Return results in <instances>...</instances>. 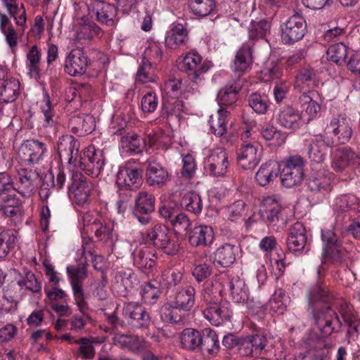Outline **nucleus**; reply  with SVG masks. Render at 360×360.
I'll return each instance as SVG.
<instances>
[{
    "label": "nucleus",
    "instance_id": "1",
    "mask_svg": "<svg viewBox=\"0 0 360 360\" xmlns=\"http://www.w3.org/2000/svg\"><path fill=\"white\" fill-rule=\"evenodd\" d=\"M309 304L311 307L320 303L326 306L321 309H314L313 314L319 330L323 335L328 336L334 332H338L342 326L340 319L329 304L333 299L327 288L320 283L311 287L308 292Z\"/></svg>",
    "mask_w": 360,
    "mask_h": 360
},
{
    "label": "nucleus",
    "instance_id": "2",
    "mask_svg": "<svg viewBox=\"0 0 360 360\" xmlns=\"http://www.w3.org/2000/svg\"><path fill=\"white\" fill-rule=\"evenodd\" d=\"M67 273L72 288L73 297L79 311L84 316L90 320L89 314V307L86 302V297L82 286L83 281L87 277L86 265L79 263L76 266L67 267Z\"/></svg>",
    "mask_w": 360,
    "mask_h": 360
},
{
    "label": "nucleus",
    "instance_id": "3",
    "mask_svg": "<svg viewBox=\"0 0 360 360\" xmlns=\"http://www.w3.org/2000/svg\"><path fill=\"white\" fill-rule=\"evenodd\" d=\"M280 165L281 184L288 188L300 185L304 179V159L299 155L284 158Z\"/></svg>",
    "mask_w": 360,
    "mask_h": 360
},
{
    "label": "nucleus",
    "instance_id": "4",
    "mask_svg": "<svg viewBox=\"0 0 360 360\" xmlns=\"http://www.w3.org/2000/svg\"><path fill=\"white\" fill-rule=\"evenodd\" d=\"M77 162V167L91 177H98L105 165L103 152L96 149L94 146H89L80 153Z\"/></svg>",
    "mask_w": 360,
    "mask_h": 360
},
{
    "label": "nucleus",
    "instance_id": "5",
    "mask_svg": "<svg viewBox=\"0 0 360 360\" xmlns=\"http://www.w3.org/2000/svg\"><path fill=\"white\" fill-rule=\"evenodd\" d=\"M202 58L196 52L187 53L180 64V70L185 72L194 85L200 84L205 79V74L209 66L202 62Z\"/></svg>",
    "mask_w": 360,
    "mask_h": 360
},
{
    "label": "nucleus",
    "instance_id": "6",
    "mask_svg": "<svg viewBox=\"0 0 360 360\" xmlns=\"http://www.w3.org/2000/svg\"><path fill=\"white\" fill-rule=\"evenodd\" d=\"M94 185L81 172H72L71 184L68 186V194L79 206L86 205L89 200Z\"/></svg>",
    "mask_w": 360,
    "mask_h": 360
},
{
    "label": "nucleus",
    "instance_id": "7",
    "mask_svg": "<svg viewBox=\"0 0 360 360\" xmlns=\"http://www.w3.org/2000/svg\"><path fill=\"white\" fill-rule=\"evenodd\" d=\"M352 127L350 118L346 115H338L333 117L330 122L327 124L324 136L333 134V140L336 144H345L347 143L352 135Z\"/></svg>",
    "mask_w": 360,
    "mask_h": 360
},
{
    "label": "nucleus",
    "instance_id": "8",
    "mask_svg": "<svg viewBox=\"0 0 360 360\" xmlns=\"http://www.w3.org/2000/svg\"><path fill=\"white\" fill-rule=\"evenodd\" d=\"M132 238L130 245L135 247L145 243L157 248H166L170 240L169 229L162 224H155L148 231L146 240L141 232L134 233Z\"/></svg>",
    "mask_w": 360,
    "mask_h": 360
},
{
    "label": "nucleus",
    "instance_id": "9",
    "mask_svg": "<svg viewBox=\"0 0 360 360\" xmlns=\"http://www.w3.org/2000/svg\"><path fill=\"white\" fill-rule=\"evenodd\" d=\"M18 179L13 181V191L22 197H30L41 180L39 171L33 168H22L18 171Z\"/></svg>",
    "mask_w": 360,
    "mask_h": 360
},
{
    "label": "nucleus",
    "instance_id": "10",
    "mask_svg": "<svg viewBox=\"0 0 360 360\" xmlns=\"http://www.w3.org/2000/svg\"><path fill=\"white\" fill-rule=\"evenodd\" d=\"M335 146V141L329 136L319 135L311 139L307 145V155L311 162L323 163L327 157L328 148Z\"/></svg>",
    "mask_w": 360,
    "mask_h": 360
},
{
    "label": "nucleus",
    "instance_id": "11",
    "mask_svg": "<svg viewBox=\"0 0 360 360\" xmlns=\"http://www.w3.org/2000/svg\"><path fill=\"white\" fill-rule=\"evenodd\" d=\"M155 196L146 191H140L135 199L134 214L143 225L148 224L151 219V214L155 211Z\"/></svg>",
    "mask_w": 360,
    "mask_h": 360
},
{
    "label": "nucleus",
    "instance_id": "12",
    "mask_svg": "<svg viewBox=\"0 0 360 360\" xmlns=\"http://www.w3.org/2000/svg\"><path fill=\"white\" fill-rule=\"evenodd\" d=\"M306 22L300 14L292 15L281 30V39L285 44H293L302 39L306 31Z\"/></svg>",
    "mask_w": 360,
    "mask_h": 360
},
{
    "label": "nucleus",
    "instance_id": "13",
    "mask_svg": "<svg viewBox=\"0 0 360 360\" xmlns=\"http://www.w3.org/2000/svg\"><path fill=\"white\" fill-rule=\"evenodd\" d=\"M123 315L128 319L129 323L140 329H148L151 319L145 307L138 302H129L123 307Z\"/></svg>",
    "mask_w": 360,
    "mask_h": 360
},
{
    "label": "nucleus",
    "instance_id": "14",
    "mask_svg": "<svg viewBox=\"0 0 360 360\" xmlns=\"http://www.w3.org/2000/svg\"><path fill=\"white\" fill-rule=\"evenodd\" d=\"M229 157L222 148L213 150L205 162V169L214 177L224 176L229 169Z\"/></svg>",
    "mask_w": 360,
    "mask_h": 360
},
{
    "label": "nucleus",
    "instance_id": "15",
    "mask_svg": "<svg viewBox=\"0 0 360 360\" xmlns=\"http://www.w3.org/2000/svg\"><path fill=\"white\" fill-rule=\"evenodd\" d=\"M332 173L324 169L312 171L307 179V189L313 195L325 196L333 188Z\"/></svg>",
    "mask_w": 360,
    "mask_h": 360
},
{
    "label": "nucleus",
    "instance_id": "16",
    "mask_svg": "<svg viewBox=\"0 0 360 360\" xmlns=\"http://www.w3.org/2000/svg\"><path fill=\"white\" fill-rule=\"evenodd\" d=\"M46 145L36 139L25 141L18 150V156L22 162L37 163L46 153Z\"/></svg>",
    "mask_w": 360,
    "mask_h": 360
},
{
    "label": "nucleus",
    "instance_id": "17",
    "mask_svg": "<svg viewBox=\"0 0 360 360\" xmlns=\"http://www.w3.org/2000/svg\"><path fill=\"white\" fill-rule=\"evenodd\" d=\"M282 207L277 195L266 196L262 200L259 214L269 226H275L281 215Z\"/></svg>",
    "mask_w": 360,
    "mask_h": 360
},
{
    "label": "nucleus",
    "instance_id": "18",
    "mask_svg": "<svg viewBox=\"0 0 360 360\" xmlns=\"http://www.w3.org/2000/svg\"><path fill=\"white\" fill-rule=\"evenodd\" d=\"M143 171L141 169H134L126 167L120 169L116 184L121 190L137 191L143 184Z\"/></svg>",
    "mask_w": 360,
    "mask_h": 360
},
{
    "label": "nucleus",
    "instance_id": "19",
    "mask_svg": "<svg viewBox=\"0 0 360 360\" xmlns=\"http://www.w3.org/2000/svg\"><path fill=\"white\" fill-rule=\"evenodd\" d=\"M74 27L75 39L81 44L89 43L94 37L103 35L101 29L94 22L84 17L77 19Z\"/></svg>",
    "mask_w": 360,
    "mask_h": 360
},
{
    "label": "nucleus",
    "instance_id": "20",
    "mask_svg": "<svg viewBox=\"0 0 360 360\" xmlns=\"http://www.w3.org/2000/svg\"><path fill=\"white\" fill-rule=\"evenodd\" d=\"M79 147V141L73 136L65 134L60 136L57 148L60 160L68 164L76 162Z\"/></svg>",
    "mask_w": 360,
    "mask_h": 360
},
{
    "label": "nucleus",
    "instance_id": "21",
    "mask_svg": "<svg viewBox=\"0 0 360 360\" xmlns=\"http://www.w3.org/2000/svg\"><path fill=\"white\" fill-rule=\"evenodd\" d=\"M20 82L14 77H7V70L0 67V101L10 103L15 101L20 94Z\"/></svg>",
    "mask_w": 360,
    "mask_h": 360
},
{
    "label": "nucleus",
    "instance_id": "22",
    "mask_svg": "<svg viewBox=\"0 0 360 360\" xmlns=\"http://www.w3.org/2000/svg\"><path fill=\"white\" fill-rule=\"evenodd\" d=\"M277 123L283 128L295 131L302 124V113L290 105L281 107L276 116Z\"/></svg>",
    "mask_w": 360,
    "mask_h": 360
},
{
    "label": "nucleus",
    "instance_id": "23",
    "mask_svg": "<svg viewBox=\"0 0 360 360\" xmlns=\"http://www.w3.org/2000/svg\"><path fill=\"white\" fill-rule=\"evenodd\" d=\"M88 66V57L81 49H72L67 56L65 71L70 76L83 75Z\"/></svg>",
    "mask_w": 360,
    "mask_h": 360
},
{
    "label": "nucleus",
    "instance_id": "24",
    "mask_svg": "<svg viewBox=\"0 0 360 360\" xmlns=\"http://www.w3.org/2000/svg\"><path fill=\"white\" fill-rule=\"evenodd\" d=\"M203 315L214 326H220L229 321L232 311L227 303L212 302L207 305Z\"/></svg>",
    "mask_w": 360,
    "mask_h": 360
},
{
    "label": "nucleus",
    "instance_id": "25",
    "mask_svg": "<svg viewBox=\"0 0 360 360\" xmlns=\"http://www.w3.org/2000/svg\"><path fill=\"white\" fill-rule=\"evenodd\" d=\"M170 180L167 169L160 163L149 162L146 169V184L152 187L161 188Z\"/></svg>",
    "mask_w": 360,
    "mask_h": 360
},
{
    "label": "nucleus",
    "instance_id": "26",
    "mask_svg": "<svg viewBox=\"0 0 360 360\" xmlns=\"http://www.w3.org/2000/svg\"><path fill=\"white\" fill-rule=\"evenodd\" d=\"M353 164L360 165V152L355 153L349 147H343L335 150L332 167L336 172H342Z\"/></svg>",
    "mask_w": 360,
    "mask_h": 360
},
{
    "label": "nucleus",
    "instance_id": "27",
    "mask_svg": "<svg viewBox=\"0 0 360 360\" xmlns=\"http://www.w3.org/2000/svg\"><path fill=\"white\" fill-rule=\"evenodd\" d=\"M260 161L257 148L252 143L243 145L238 151V162L244 169L255 168Z\"/></svg>",
    "mask_w": 360,
    "mask_h": 360
},
{
    "label": "nucleus",
    "instance_id": "28",
    "mask_svg": "<svg viewBox=\"0 0 360 360\" xmlns=\"http://www.w3.org/2000/svg\"><path fill=\"white\" fill-rule=\"evenodd\" d=\"M101 227L96 226L93 231L96 240L102 242V245L108 248H112L117 240V236L113 232L114 224L106 217L101 221Z\"/></svg>",
    "mask_w": 360,
    "mask_h": 360
},
{
    "label": "nucleus",
    "instance_id": "29",
    "mask_svg": "<svg viewBox=\"0 0 360 360\" xmlns=\"http://www.w3.org/2000/svg\"><path fill=\"white\" fill-rule=\"evenodd\" d=\"M112 341L115 345L122 349H127L132 352H139L147 347L145 340L135 335L115 334Z\"/></svg>",
    "mask_w": 360,
    "mask_h": 360
},
{
    "label": "nucleus",
    "instance_id": "30",
    "mask_svg": "<svg viewBox=\"0 0 360 360\" xmlns=\"http://www.w3.org/2000/svg\"><path fill=\"white\" fill-rule=\"evenodd\" d=\"M252 43L247 42L238 50L233 63L234 72H243L250 67L252 63Z\"/></svg>",
    "mask_w": 360,
    "mask_h": 360
},
{
    "label": "nucleus",
    "instance_id": "31",
    "mask_svg": "<svg viewBox=\"0 0 360 360\" xmlns=\"http://www.w3.org/2000/svg\"><path fill=\"white\" fill-rule=\"evenodd\" d=\"M280 171L278 162L270 160L262 164L255 174L256 181L262 186L269 184L275 179Z\"/></svg>",
    "mask_w": 360,
    "mask_h": 360
},
{
    "label": "nucleus",
    "instance_id": "32",
    "mask_svg": "<svg viewBox=\"0 0 360 360\" xmlns=\"http://www.w3.org/2000/svg\"><path fill=\"white\" fill-rule=\"evenodd\" d=\"M181 347L188 352H198L202 340L201 333L194 328H188L182 330L179 336Z\"/></svg>",
    "mask_w": 360,
    "mask_h": 360
},
{
    "label": "nucleus",
    "instance_id": "33",
    "mask_svg": "<svg viewBox=\"0 0 360 360\" xmlns=\"http://www.w3.org/2000/svg\"><path fill=\"white\" fill-rule=\"evenodd\" d=\"M188 32L181 24L174 26L167 32L165 44L169 49H176L188 41Z\"/></svg>",
    "mask_w": 360,
    "mask_h": 360
},
{
    "label": "nucleus",
    "instance_id": "34",
    "mask_svg": "<svg viewBox=\"0 0 360 360\" xmlns=\"http://www.w3.org/2000/svg\"><path fill=\"white\" fill-rule=\"evenodd\" d=\"M241 89V86L237 82L227 84L221 89L217 94V101L219 104L222 106H231L238 100V94Z\"/></svg>",
    "mask_w": 360,
    "mask_h": 360
},
{
    "label": "nucleus",
    "instance_id": "35",
    "mask_svg": "<svg viewBox=\"0 0 360 360\" xmlns=\"http://www.w3.org/2000/svg\"><path fill=\"white\" fill-rule=\"evenodd\" d=\"M195 290L193 286H186L179 291L172 302L183 311H191L195 304Z\"/></svg>",
    "mask_w": 360,
    "mask_h": 360
},
{
    "label": "nucleus",
    "instance_id": "36",
    "mask_svg": "<svg viewBox=\"0 0 360 360\" xmlns=\"http://www.w3.org/2000/svg\"><path fill=\"white\" fill-rule=\"evenodd\" d=\"M200 342L198 352L205 356H214L219 352V344L215 332L210 330L206 335H202Z\"/></svg>",
    "mask_w": 360,
    "mask_h": 360
},
{
    "label": "nucleus",
    "instance_id": "37",
    "mask_svg": "<svg viewBox=\"0 0 360 360\" xmlns=\"http://www.w3.org/2000/svg\"><path fill=\"white\" fill-rule=\"evenodd\" d=\"M229 120V112L223 108H219L216 114L210 116L209 123L210 130L217 136H221L227 131Z\"/></svg>",
    "mask_w": 360,
    "mask_h": 360
},
{
    "label": "nucleus",
    "instance_id": "38",
    "mask_svg": "<svg viewBox=\"0 0 360 360\" xmlns=\"http://www.w3.org/2000/svg\"><path fill=\"white\" fill-rule=\"evenodd\" d=\"M307 244V237L303 224L300 221L295 222L289 231L287 238L288 248L291 246L304 248Z\"/></svg>",
    "mask_w": 360,
    "mask_h": 360
},
{
    "label": "nucleus",
    "instance_id": "39",
    "mask_svg": "<svg viewBox=\"0 0 360 360\" xmlns=\"http://www.w3.org/2000/svg\"><path fill=\"white\" fill-rule=\"evenodd\" d=\"M7 13L13 18L17 25L24 27L26 25L27 13L23 4L18 6L17 0H1Z\"/></svg>",
    "mask_w": 360,
    "mask_h": 360
},
{
    "label": "nucleus",
    "instance_id": "40",
    "mask_svg": "<svg viewBox=\"0 0 360 360\" xmlns=\"http://www.w3.org/2000/svg\"><path fill=\"white\" fill-rule=\"evenodd\" d=\"M180 308L172 302L165 304L160 309V318L162 321L169 323H184L186 319Z\"/></svg>",
    "mask_w": 360,
    "mask_h": 360
},
{
    "label": "nucleus",
    "instance_id": "41",
    "mask_svg": "<svg viewBox=\"0 0 360 360\" xmlns=\"http://www.w3.org/2000/svg\"><path fill=\"white\" fill-rule=\"evenodd\" d=\"M214 240V231L211 226H200L189 238L190 243L195 246L210 245Z\"/></svg>",
    "mask_w": 360,
    "mask_h": 360
},
{
    "label": "nucleus",
    "instance_id": "42",
    "mask_svg": "<svg viewBox=\"0 0 360 360\" xmlns=\"http://www.w3.org/2000/svg\"><path fill=\"white\" fill-rule=\"evenodd\" d=\"M94 9L98 22L107 25H113L117 14V8L114 5L101 1L96 4Z\"/></svg>",
    "mask_w": 360,
    "mask_h": 360
},
{
    "label": "nucleus",
    "instance_id": "43",
    "mask_svg": "<svg viewBox=\"0 0 360 360\" xmlns=\"http://www.w3.org/2000/svg\"><path fill=\"white\" fill-rule=\"evenodd\" d=\"M26 65L31 77L36 79L40 78L39 63L41 58V50L37 45H33L26 55Z\"/></svg>",
    "mask_w": 360,
    "mask_h": 360
},
{
    "label": "nucleus",
    "instance_id": "44",
    "mask_svg": "<svg viewBox=\"0 0 360 360\" xmlns=\"http://www.w3.org/2000/svg\"><path fill=\"white\" fill-rule=\"evenodd\" d=\"M0 30L5 36L8 46L11 48L15 47L18 44V33L13 26L10 18L1 11H0Z\"/></svg>",
    "mask_w": 360,
    "mask_h": 360
},
{
    "label": "nucleus",
    "instance_id": "45",
    "mask_svg": "<svg viewBox=\"0 0 360 360\" xmlns=\"http://www.w3.org/2000/svg\"><path fill=\"white\" fill-rule=\"evenodd\" d=\"M205 257H209L207 261L217 263L223 267H228L235 261V256L232 249H216L213 253L210 251L205 252Z\"/></svg>",
    "mask_w": 360,
    "mask_h": 360
},
{
    "label": "nucleus",
    "instance_id": "46",
    "mask_svg": "<svg viewBox=\"0 0 360 360\" xmlns=\"http://www.w3.org/2000/svg\"><path fill=\"white\" fill-rule=\"evenodd\" d=\"M93 117L88 115H74L70 119L69 125L74 133H90L94 129Z\"/></svg>",
    "mask_w": 360,
    "mask_h": 360
},
{
    "label": "nucleus",
    "instance_id": "47",
    "mask_svg": "<svg viewBox=\"0 0 360 360\" xmlns=\"http://www.w3.org/2000/svg\"><path fill=\"white\" fill-rule=\"evenodd\" d=\"M317 92L314 91H308L307 93L304 92L299 98L302 108L310 117H315L321 110L319 104L313 100Z\"/></svg>",
    "mask_w": 360,
    "mask_h": 360
},
{
    "label": "nucleus",
    "instance_id": "48",
    "mask_svg": "<svg viewBox=\"0 0 360 360\" xmlns=\"http://www.w3.org/2000/svg\"><path fill=\"white\" fill-rule=\"evenodd\" d=\"M271 22L267 20L252 21L248 27L249 38L255 40L263 39L270 33Z\"/></svg>",
    "mask_w": 360,
    "mask_h": 360
},
{
    "label": "nucleus",
    "instance_id": "49",
    "mask_svg": "<svg viewBox=\"0 0 360 360\" xmlns=\"http://www.w3.org/2000/svg\"><path fill=\"white\" fill-rule=\"evenodd\" d=\"M215 6V0H189L191 11L198 17L208 15Z\"/></svg>",
    "mask_w": 360,
    "mask_h": 360
},
{
    "label": "nucleus",
    "instance_id": "50",
    "mask_svg": "<svg viewBox=\"0 0 360 360\" xmlns=\"http://www.w3.org/2000/svg\"><path fill=\"white\" fill-rule=\"evenodd\" d=\"M181 205L188 212L198 214L202 210V202L200 196L195 192L186 193L181 200Z\"/></svg>",
    "mask_w": 360,
    "mask_h": 360
},
{
    "label": "nucleus",
    "instance_id": "51",
    "mask_svg": "<svg viewBox=\"0 0 360 360\" xmlns=\"http://www.w3.org/2000/svg\"><path fill=\"white\" fill-rule=\"evenodd\" d=\"M40 109L44 116L43 127H49L53 126L56 112L48 93L44 94V101L40 105Z\"/></svg>",
    "mask_w": 360,
    "mask_h": 360
},
{
    "label": "nucleus",
    "instance_id": "52",
    "mask_svg": "<svg viewBox=\"0 0 360 360\" xmlns=\"http://www.w3.org/2000/svg\"><path fill=\"white\" fill-rule=\"evenodd\" d=\"M134 263L142 270L150 269L155 265V260L150 255L155 257V254L143 249H136L133 252Z\"/></svg>",
    "mask_w": 360,
    "mask_h": 360
},
{
    "label": "nucleus",
    "instance_id": "53",
    "mask_svg": "<svg viewBox=\"0 0 360 360\" xmlns=\"http://www.w3.org/2000/svg\"><path fill=\"white\" fill-rule=\"evenodd\" d=\"M92 90V86L88 84H80L76 87H69L65 91V100L69 103L81 102L82 96H88Z\"/></svg>",
    "mask_w": 360,
    "mask_h": 360
},
{
    "label": "nucleus",
    "instance_id": "54",
    "mask_svg": "<svg viewBox=\"0 0 360 360\" xmlns=\"http://www.w3.org/2000/svg\"><path fill=\"white\" fill-rule=\"evenodd\" d=\"M347 55V47L343 43H338L331 45L328 51V58L338 65L345 63Z\"/></svg>",
    "mask_w": 360,
    "mask_h": 360
},
{
    "label": "nucleus",
    "instance_id": "55",
    "mask_svg": "<svg viewBox=\"0 0 360 360\" xmlns=\"http://www.w3.org/2000/svg\"><path fill=\"white\" fill-rule=\"evenodd\" d=\"M288 297L282 289H278L275 291L271 298L269 301L270 310L278 314H283L286 308Z\"/></svg>",
    "mask_w": 360,
    "mask_h": 360
},
{
    "label": "nucleus",
    "instance_id": "56",
    "mask_svg": "<svg viewBox=\"0 0 360 360\" xmlns=\"http://www.w3.org/2000/svg\"><path fill=\"white\" fill-rule=\"evenodd\" d=\"M248 105L257 114H265L269 108L266 96L257 93H252L248 97Z\"/></svg>",
    "mask_w": 360,
    "mask_h": 360
},
{
    "label": "nucleus",
    "instance_id": "57",
    "mask_svg": "<svg viewBox=\"0 0 360 360\" xmlns=\"http://www.w3.org/2000/svg\"><path fill=\"white\" fill-rule=\"evenodd\" d=\"M75 344L79 345L75 354L77 356H81L84 359H92L94 358L96 352L93 342L86 338H82L75 340Z\"/></svg>",
    "mask_w": 360,
    "mask_h": 360
},
{
    "label": "nucleus",
    "instance_id": "58",
    "mask_svg": "<svg viewBox=\"0 0 360 360\" xmlns=\"http://www.w3.org/2000/svg\"><path fill=\"white\" fill-rule=\"evenodd\" d=\"M182 279V274L180 271L166 269L162 271L160 278L162 288H170L176 286Z\"/></svg>",
    "mask_w": 360,
    "mask_h": 360
},
{
    "label": "nucleus",
    "instance_id": "59",
    "mask_svg": "<svg viewBox=\"0 0 360 360\" xmlns=\"http://www.w3.org/2000/svg\"><path fill=\"white\" fill-rule=\"evenodd\" d=\"M229 290L232 300L236 303L243 302L248 299L246 291L243 289V283L239 279L229 282Z\"/></svg>",
    "mask_w": 360,
    "mask_h": 360
},
{
    "label": "nucleus",
    "instance_id": "60",
    "mask_svg": "<svg viewBox=\"0 0 360 360\" xmlns=\"http://www.w3.org/2000/svg\"><path fill=\"white\" fill-rule=\"evenodd\" d=\"M172 225L176 233L186 234L191 228V221L186 214L181 212L172 219Z\"/></svg>",
    "mask_w": 360,
    "mask_h": 360
},
{
    "label": "nucleus",
    "instance_id": "61",
    "mask_svg": "<svg viewBox=\"0 0 360 360\" xmlns=\"http://www.w3.org/2000/svg\"><path fill=\"white\" fill-rule=\"evenodd\" d=\"M115 278L117 282L120 283L126 290L132 289L136 282V276L131 269L117 271Z\"/></svg>",
    "mask_w": 360,
    "mask_h": 360
},
{
    "label": "nucleus",
    "instance_id": "62",
    "mask_svg": "<svg viewBox=\"0 0 360 360\" xmlns=\"http://www.w3.org/2000/svg\"><path fill=\"white\" fill-rule=\"evenodd\" d=\"M261 134L267 141H272L271 144L280 146L285 141V138L281 131L274 126H268L264 129Z\"/></svg>",
    "mask_w": 360,
    "mask_h": 360
},
{
    "label": "nucleus",
    "instance_id": "63",
    "mask_svg": "<svg viewBox=\"0 0 360 360\" xmlns=\"http://www.w3.org/2000/svg\"><path fill=\"white\" fill-rule=\"evenodd\" d=\"M143 141V139L136 134H127L122 138L123 147L127 148L129 151L136 153L142 150Z\"/></svg>",
    "mask_w": 360,
    "mask_h": 360
},
{
    "label": "nucleus",
    "instance_id": "64",
    "mask_svg": "<svg viewBox=\"0 0 360 360\" xmlns=\"http://www.w3.org/2000/svg\"><path fill=\"white\" fill-rule=\"evenodd\" d=\"M153 71L152 69V63L148 60L143 58L141 65L138 69L136 73V79L141 83H147L153 81Z\"/></svg>",
    "mask_w": 360,
    "mask_h": 360
}]
</instances>
